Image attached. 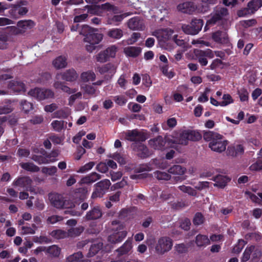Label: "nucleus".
<instances>
[{
  "instance_id": "nucleus-1",
  "label": "nucleus",
  "mask_w": 262,
  "mask_h": 262,
  "mask_svg": "<svg viewBox=\"0 0 262 262\" xmlns=\"http://www.w3.org/2000/svg\"><path fill=\"white\" fill-rule=\"evenodd\" d=\"M203 138L206 141L209 142V147L215 152L221 153L226 149L228 141L224 136L213 131L207 130L203 132Z\"/></svg>"
},
{
  "instance_id": "nucleus-2",
  "label": "nucleus",
  "mask_w": 262,
  "mask_h": 262,
  "mask_svg": "<svg viewBox=\"0 0 262 262\" xmlns=\"http://www.w3.org/2000/svg\"><path fill=\"white\" fill-rule=\"evenodd\" d=\"M49 199L52 206L57 209H71L70 210L66 211L73 216H80L81 213L79 211L72 210L75 207L74 203L70 200H66L61 194L58 193H50Z\"/></svg>"
},
{
  "instance_id": "nucleus-3",
  "label": "nucleus",
  "mask_w": 262,
  "mask_h": 262,
  "mask_svg": "<svg viewBox=\"0 0 262 262\" xmlns=\"http://www.w3.org/2000/svg\"><path fill=\"white\" fill-rule=\"evenodd\" d=\"M80 34L84 36L83 39L84 42L97 45L101 41L103 38L102 34L94 32L87 25H83L80 31Z\"/></svg>"
},
{
  "instance_id": "nucleus-4",
  "label": "nucleus",
  "mask_w": 262,
  "mask_h": 262,
  "mask_svg": "<svg viewBox=\"0 0 262 262\" xmlns=\"http://www.w3.org/2000/svg\"><path fill=\"white\" fill-rule=\"evenodd\" d=\"M111 183L108 179H103L94 185V190L91 198L93 199L101 198L108 191Z\"/></svg>"
},
{
  "instance_id": "nucleus-5",
  "label": "nucleus",
  "mask_w": 262,
  "mask_h": 262,
  "mask_svg": "<svg viewBox=\"0 0 262 262\" xmlns=\"http://www.w3.org/2000/svg\"><path fill=\"white\" fill-rule=\"evenodd\" d=\"M29 94L38 100L53 98L54 96V93L52 90L38 88L31 89L29 92Z\"/></svg>"
},
{
  "instance_id": "nucleus-6",
  "label": "nucleus",
  "mask_w": 262,
  "mask_h": 262,
  "mask_svg": "<svg viewBox=\"0 0 262 262\" xmlns=\"http://www.w3.org/2000/svg\"><path fill=\"white\" fill-rule=\"evenodd\" d=\"M228 10L225 7L216 6L211 13V18L208 20L207 23L210 25L215 24L217 21L221 20L223 18L228 15Z\"/></svg>"
},
{
  "instance_id": "nucleus-7",
  "label": "nucleus",
  "mask_w": 262,
  "mask_h": 262,
  "mask_svg": "<svg viewBox=\"0 0 262 262\" xmlns=\"http://www.w3.org/2000/svg\"><path fill=\"white\" fill-rule=\"evenodd\" d=\"M262 6V0H251L247 5V8L237 12L239 17L246 16L248 14H254Z\"/></svg>"
},
{
  "instance_id": "nucleus-8",
  "label": "nucleus",
  "mask_w": 262,
  "mask_h": 262,
  "mask_svg": "<svg viewBox=\"0 0 262 262\" xmlns=\"http://www.w3.org/2000/svg\"><path fill=\"white\" fill-rule=\"evenodd\" d=\"M172 246V241L168 237H162L158 241L156 246V251L157 253L163 254L171 250Z\"/></svg>"
},
{
  "instance_id": "nucleus-9",
  "label": "nucleus",
  "mask_w": 262,
  "mask_h": 262,
  "mask_svg": "<svg viewBox=\"0 0 262 262\" xmlns=\"http://www.w3.org/2000/svg\"><path fill=\"white\" fill-rule=\"evenodd\" d=\"M117 48L115 46H111L106 50L99 53L96 55L98 62L103 63L107 61L110 58H114L116 55Z\"/></svg>"
},
{
  "instance_id": "nucleus-10",
  "label": "nucleus",
  "mask_w": 262,
  "mask_h": 262,
  "mask_svg": "<svg viewBox=\"0 0 262 262\" xmlns=\"http://www.w3.org/2000/svg\"><path fill=\"white\" fill-rule=\"evenodd\" d=\"M126 140L133 142H144L146 140L145 134L137 129L128 130L125 133Z\"/></svg>"
},
{
  "instance_id": "nucleus-11",
  "label": "nucleus",
  "mask_w": 262,
  "mask_h": 262,
  "mask_svg": "<svg viewBox=\"0 0 262 262\" xmlns=\"http://www.w3.org/2000/svg\"><path fill=\"white\" fill-rule=\"evenodd\" d=\"M123 225L119 226V229H116V232L113 233L108 237V241L112 244H116L121 242L127 235V232L123 229Z\"/></svg>"
},
{
  "instance_id": "nucleus-12",
  "label": "nucleus",
  "mask_w": 262,
  "mask_h": 262,
  "mask_svg": "<svg viewBox=\"0 0 262 262\" xmlns=\"http://www.w3.org/2000/svg\"><path fill=\"white\" fill-rule=\"evenodd\" d=\"M98 71L101 74L107 73L104 76L106 80H111L116 72L117 67L112 63H106L102 67L98 68Z\"/></svg>"
},
{
  "instance_id": "nucleus-13",
  "label": "nucleus",
  "mask_w": 262,
  "mask_h": 262,
  "mask_svg": "<svg viewBox=\"0 0 262 262\" xmlns=\"http://www.w3.org/2000/svg\"><path fill=\"white\" fill-rule=\"evenodd\" d=\"M189 136L187 130L182 132L178 139H168V145L172 147H174L176 144L187 145L188 143Z\"/></svg>"
},
{
  "instance_id": "nucleus-14",
  "label": "nucleus",
  "mask_w": 262,
  "mask_h": 262,
  "mask_svg": "<svg viewBox=\"0 0 262 262\" xmlns=\"http://www.w3.org/2000/svg\"><path fill=\"white\" fill-rule=\"evenodd\" d=\"M127 26L133 30H143L145 28L143 20L139 16L129 19L127 22Z\"/></svg>"
},
{
  "instance_id": "nucleus-15",
  "label": "nucleus",
  "mask_w": 262,
  "mask_h": 262,
  "mask_svg": "<svg viewBox=\"0 0 262 262\" xmlns=\"http://www.w3.org/2000/svg\"><path fill=\"white\" fill-rule=\"evenodd\" d=\"M101 178V175L96 172H92L91 173L82 177L78 182V184L82 186L83 184L89 185L92 184Z\"/></svg>"
},
{
  "instance_id": "nucleus-16",
  "label": "nucleus",
  "mask_w": 262,
  "mask_h": 262,
  "mask_svg": "<svg viewBox=\"0 0 262 262\" xmlns=\"http://www.w3.org/2000/svg\"><path fill=\"white\" fill-rule=\"evenodd\" d=\"M133 147L134 150L138 152L137 156L139 158L145 159L149 156V150L145 145L138 142L133 144Z\"/></svg>"
},
{
  "instance_id": "nucleus-17",
  "label": "nucleus",
  "mask_w": 262,
  "mask_h": 262,
  "mask_svg": "<svg viewBox=\"0 0 262 262\" xmlns=\"http://www.w3.org/2000/svg\"><path fill=\"white\" fill-rule=\"evenodd\" d=\"M168 139H171L167 138H166L164 140L161 136H158L156 138L150 139L149 141V144L155 149L163 150L164 149L165 143H168Z\"/></svg>"
},
{
  "instance_id": "nucleus-18",
  "label": "nucleus",
  "mask_w": 262,
  "mask_h": 262,
  "mask_svg": "<svg viewBox=\"0 0 262 262\" xmlns=\"http://www.w3.org/2000/svg\"><path fill=\"white\" fill-rule=\"evenodd\" d=\"M177 9L182 13L191 14L196 10V6L192 2H186L178 5Z\"/></svg>"
},
{
  "instance_id": "nucleus-19",
  "label": "nucleus",
  "mask_w": 262,
  "mask_h": 262,
  "mask_svg": "<svg viewBox=\"0 0 262 262\" xmlns=\"http://www.w3.org/2000/svg\"><path fill=\"white\" fill-rule=\"evenodd\" d=\"M102 215V211L100 206H94L85 215V219L88 221L95 220L100 219Z\"/></svg>"
},
{
  "instance_id": "nucleus-20",
  "label": "nucleus",
  "mask_w": 262,
  "mask_h": 262,
  "mask_svg": "<svg viewBox=\"0 0 262 262\" xmlns=\"http://www.w3.org/2000/svg\"><path fill=\"white\" fill-rule=\"evenodd\" d=\"M212 39L217 43L225 44L229 42V38L227 32L218 30L212 33Z\"/></svg>"
},
{
  "instance_id": "nucleus-21",
  "label": "nucleus",
  "mask_w": 262,
  "mask_h": 262,
  "mask_svg": "<svg viewBox=\"0 0 262 262\" xmlns=\"http://www.w3.org/2000/svg\"><path fill=\"white\" fill-rule=\"evenodd\" d=\"M212 180L215 182L214 186L220 188H224L231 180L228 177L221 174L213 177Z\"/></svg>"
},
{
  "instance_id": "nucleus-22",
  "label": "nucleus",
  "mask_w": 262,
  "mask_h": 262,
  "mask_svg": "<svg viewBox=\"0 0 262 262\" xmlns=\"http://www.w3.org/2000/svg\"><path fill=\"white\" fill-rule=\"evenodd\" d=\"M129 15L130 13H129L120 15H110L108 16L107 22L110 25L118 26L125 17Z\"/></svg>"
},
{
  "instance_id": "nucleus-23",
  "label": "nucleus",
  "mask_w": 262,
  "mask_h": 262,
  "mask_svg": "<svg viewBox=\"0 0 262 262\" xmlns=\"http://www.w3.org/2000/svg\"><path fill=\"white\" fill-rule=\"evenodd\" d=\"M142 49L139 47L129 46L124 49V53L128 57L136 58L141 53Z\"/></svg>"
},
{
  "instance_id": "nucleus-24",
  "label": "nucleus",
  "mask_w": 262,
  "mask_h": 262,
  "mask_svg": "<svg viewBox=\"0 0 262 262\" xmlns=\"http://www.w3.org/2000/svg\"><path fill=\"white\" fill-rule=\"evenodd\" d=\"M28 11L26 7H21L20 5H15L11 10V14L14 17L25 15Z\"/></svg>"
},
{
  "instance_id": "nucleus-25",
  "label": "nucleus",
  "mask_w": 262,
  "mask_h": 262,
  "mask_svg": "<svg viewBox=\"0 0 262 262\" xmlns=\"http://www.w3.org/2000/svg\"><path fill=\"white\" fill-rule=\"evenodd\" d=\"M210 243V240L207 235L199 234L195 237V244L199 247H206Z\"/></svg>"
},
{
  "instance_id": "nucleus-26",
  "label": "nucleus",
  "mask_w": 262,
  "mask_h": 262,
  "mask_svg": "<svg viewBox=\"0 0 262 262\" xmlns=\"http://www.w3.org/2000/svg\"><path fill=\"white\" fill-rule=\"evenodd\" d=\"M77 78V74L74 69H69L64 72L61 75L62 80L67 81H74Z\"/></svg>"
},
{
  "instance_id": "nucleus-27",
  "label": "nucleus",
  "mask_w": 262,
  "mask_h": 262,
  "mask_svg": "<svg viewBox=\"0 0 262 262\" xmlns=\"http://www.w3.org/2000/svg\"><path fill=\"white\" fill-rule=\"evenodd\" d=\"M31 159L35 162L40 165L42 164H48L50 163L54 162L56 161V159H48L46 156H43L37 155H32Z\"/></svg>"
},
{
  "instance_id": "nucleus-28",
  "label": "nucleus",
  "mask_w": 262,
  "mask_h": 262,
  "mask_svg": "<svg viewBox=\"0 0 262 262\" xmlns=\"http://www.w3.org/2000/svg\"><path fill=\"white\" fill-rule=\"evenodd\" d=\"M67 60L65 56H59L53 61V65L57 69L64 68L67 64Z\"/></svg>"
},
{
  "instance_id": "nucleus-29",
  "label": "nucleus",
  "mask_w": 262,
  "mask_h": 262,
  "mask_svg": "<svg viewBox=\"0 0 262 262\" xmlns=\"http://www.w3.org/2000/svg\"><path fill=\"white\" fill-rule=\"evenodd\" d=\"M103 244L101 242L94 243L91 246L89 251L87 254L88 257L94 256L96 255L102 248Z\"/></svg>"
},
{
  "instance_id": "nucleus-30",
  "label": "nucleus",
  "mask_w": 262,
  "mask_h": 262,
  "mask_svg": "<svg viewBox=\"0 0 262 262\" xmlns=\"http://www.w3.org/2000/svg\"><path fill=\"white\" fill-rule=\"evenodd\" d=\"M123 35V31L119 28H113L110 29L107 32V35L113 39H119L121 38Z\"/></svg>"
},
{
  "instance_id": "nucleus-31",
  "label": "nucleus",
  "mask_w": 262,
  "mask_h": 262,
  "mask_svg": "<svg viewBox=\"0 0 262 262\" xmlns=\"http://www.w3.org/2000/svg\"><path fill=\"white\" fill-rule=\"evenodd\" d=\"M168 171L171 174L182 176L186 172V168L180 165H174L168 169Z\"/></svg>"
},
{
  "instance_id": "nucleus-32",
  "label": "nucleus",
  "mask_w": 262,
  "mask_h": 262,
  "mask_svg": "<svg viewBox=\"0 0 262 262\" xmlns=\"http://www.w3.org/2000/svg\"><path fill=\"white\" fill-rule=\"evenodd\" d=\"M132 248L131 241L127 239L123 245L117 249L119 254L122 255L128 253Z\"/></svg>"
},
{
  "instance_id": "nucleus-33",
  "label": "nucleus",
  "mask_w": 262,
  "mask_h": 262,
  "mask_svg": "<svg viewBox=\"0 0 262 262\" xmlns=\"http://www.w3.org/2000/svg\"><path fill=\"white\" fill-rule=\"evenodd\" d=\"M20 166L24 169L30 172H38L40 168L38 166L35 165L33 163L26 162L20 163Z\"/></svg>"
},
{
  "instance_id": "nucleus-34",
  "label": "nucleus",
  "mask_w": 262,
  "mask_h": 262,
  "mask_svg": "<svg viewBox=\"0 0 262 262\" xmlns=\"http://www.w3.org/2000/svg\"><path fill=\"white\" fill-rule=\"evenodd\" d=\"M50 235L57 239H63L68 237L67 232L61 229L54 230L50 233Z\"/></svg>"
},
{
  "instance_id": "nucleus-35",
  "label": "nucleus",
  "mask_w": 262,
  "mask_h": 262,
  "mask_svg": "<svg viewBox=\"0 0 262 262\" xmlns=\"http://www.w3.org/2000/svg\"><path fill=\"white\" fill-rule=\"evenodd\" d=\"M84 229V227L81 226L76 228H71L67 232L68 237H75L78 236L83 232Z\"/></svg>"
},
{
  "instance_id": "nucleus-36",
  "label": "nucleus",
  "mask_w": 262,
  "mask_h": 262,
  "mask_svg": "<svg viewBox=\"0 0 262 262\" xmlns=\"http://www.w3.org/2000/svg\"><path fill=\"white\" fill-rule=\"evenodd\" d=\"M61 249L56 245H52L47 248L46 254H49L52 257H58L60 253Z\"/></svg>"
},
{
  "instance_id": "nucleus-37",
  "label": "nucleus",
  "mask_w": 262,
  "mask_h": 262,
  "mask_svg": "<svg viewBox=\"0 0 262 262\" xmlns=\"http://www.w3.org/2000/svg\"><path fill=\"white\" fill-rule=\"evenodd\" d=\"M75 197L78 198L81 200H84L87 195L88 188L86 187H81L75 189Z\"/></svg>"
},
{
  "instance_id": "nucleus-38",
  "label": "nucleus",
  "mask_w": 262,
  "mask_h": 262,
  "mask_svg": "<svg viewBox=\"0 0 262 262\" xmlns=\"http://www.w3.org/2000/svg\"><path fill=\"white\" fill-rule=\"evenodd\" d=\"M35 23L30 19L19 20L17 23L18 27L23 29H31L35 25Z\"/></svg>"
},
{
  "instance_id": "nucleus-39",
  "label": "nucleus",
  "mask_w": 262,
  "mask_h": 262,
  "mask_svg": "<svg viewBox=\"0 0 262 262\" xmlns=\"http://www.w3.org/2000/svg\"><path fill=\"white\" fill-rule=\"evenodd\" d=\"M53 85L56 89H60L69 94L76 92V90L71 89L69 86L65 85L63 82L60 81L55 82Z\"/></svg>"
},
{
  "instance_id": "nucleus-40",
  "label": "nucleus",
  "mask_w": 262,
  "mask_h": 262,
  "mask_svg": "<svg viewBox=\"0 0 262 262\" xmlns=\"http://www.w3.org/2000/svg\"><path fill=\"white\" fill-rule=\"evenodd\" d=\"M67 262H83L82 252H78L70 255L67 258Z\"/></svg>"
},
{
  "instance_id": "nucleus-41",
  "label": "nucleus",
  "mask_w": 262,
  "mask_h": 262,
  "mask_svg": "<svg viewBox=\"0 0 262 262\" xmlns=\"http://www.w3.org/2000/svg\"><path fill=\"white\" fill-rule=\"evenodd\" d=\"M80 77L83 82H86L89 81H94L95 79L96 75L94 72L89 71L83 72Z\"/></svg>"
},
{
  "instance_id": "nucleus-42",
  "label": "nucleus",
  "mask_w": 262,
  "mask_h": 262,
  "mask_svg": "<svg viewBox=\"0 0 262 262\" xmlns=\"http://www.w3.org/2000/svg\"><path fill=\"white\" fill-rule=\"evenodd\" d=\"M52 115L53 118L66 119L69 116L68 108L57 110Z\"/></svg>"
},
{
  "instance_id": "nucleus-43",
  "label": "nucleus",
  "mask_w": 262,
  "mask_h": 262,
  "mask_svg": "<svg viewBox=\"0 0 262 262\" xmlns=\"http://www.w3.org/2000/svg\"><path fill=\"white\" fill-rule=\"evenodd\" d=\"M194 29V31L197 34L202 29L203 26V20L202 19L193 18L192 19L190 24Z\"/></svg>"
},
{
  "instance_id": "nucleus-44",
  "label": "nucleus",
  "mask_w": 262,
  "mask_h": 262,
  "mask_svg": "<svg viewBox=\"0 0 262 262\" xmlns=\"http://www.w3.org/2000/svg\"><path fill=\"white\" fill-rule=\"evenodd\" d=\"M254 248V246L251 245L250 246L247 247L245 249L243 254V256L241 258L242 262H246L250 259L251 254L252 253V250H253Z\"/></svg>"
},
{
  "instance_id": "nucleus-45",
  "label": "nucleus",
  "mask_w": 262,
  "mask_h": 262,
  "mask_svg": "<svg viewBox=\"0 0 262 262\" xmlns=\"http://www.w3.org/2000/svg\"><path fill=\"white\" fill-rule=\"evenodd\" d=\"M132 209L131 208H123L119 212V217L121 220L129 219L132 215Z\"/></svg>"
},
{
  "instance_id": "nucleus-46",
  "label": "nucleus",
  "mask_w": 262,
  "mask_h": 262,
  "mask_svg": "<svg viewBox=\"0 0 262 262\" xmlns=\"http://www.w3.org/2000/svg\"><path fill=\"white\" fill-rule=\"evenodd\" d=\"M103 9L108 11L112 12L114 14L120 13V11L118 7L111 5L108 3H106L102 5Z\"/></svg>"
},
{
  "instance_id": "nucleus-47",
  "label": "nucleus",
  "mask_w": 262,
  "mask_h": 262,
  "mask_svg": "<svg viewBox=\"0 0 262 262\" xmlns=\"http://www.w3.org/2000/svg\"><path fill=\"white\" fill-rule=\"evenodd\" d=\"M187 131L190 141H198L202 139V136L199 132L190 130H187Z\"/></svg>"
},
{
  "instance_id": "nucleus-48",
  "label": "nucleus",
  "mask_w": 262,
  "mask_h": 262,
  "mask_svg": "<svg viewBox=\"0 0 262 262\" xmlns=\"http://www.w3.org/2000/svg\"><path fill=\"white\" fill-rule=\"evenodd\" d=\"M30 183L31 180L27 177H20L13 182V185L16 186L24 187L26 184Z\"/></svg>"
},
{
  "instance_id": "nucleus-49",
  "label": "nucleus",
  "mask_w": 262,
  "mask_h": 262,
  "mask_svg": "<svg viewBox=\"0 0 262 262\" xmlns=\"http://www.w3.org/2000/svg\"><path fill=\"white\" fill-rule=\"evenodd\" d=\"M160 69L162 71L163 74L168 77L169 79L172 78L174 75L175 73L173 71H170V72L168 71V64H165L163 66H160Z\"/></svg>"
},
{
  "instance_id": "nucleus-50",
  "label": "nucleus",
  "mask_w": 262,
  "mask_h": 262,
  "mask_svg": "<svg viewBox=\"0 0 262 262\" xmlns=\"http://www.w3.org/2000/svg\"><path fill=\"white\" fill-rule=\"evenodd\" d=\"M246 244L247 242H245L244 239H239L237 244H236L233 248V253L236 254L239 253Z\"/></svg>"
},
{
  "instance_id": "nucleus-51",
  "label": "nucleus",
  "mask_w": 262,
  "mask_h": 262,
  "mask_svg": "<svg viewBox=\"0 0 262 262\" xmlns=\"http://www.w3.org/2000/svg\"><path fill=\"white\" fill-rule=\"evenodd\" d=\"M205 218L201 212H196L193 219V223L195 226H199L204 223Z\"/></svg>"
},
{
  "instance_id": "nucleus-52",
  "label": "nucleus",
  "mask_w": 262,
  "mask_h": 262,
  "mask_svg": "<svg viewBox=\"0 0 262 262\" xmlns=\"http://www.w3.org/2000/svg\"><path fill=\"white\" fill-rule=\"evenodd\" d=\"M179 188L182 192L187 193L191 196H195L197 194L196 190L190 186L181 185L179 186Z\"/></svg>"
},
{
  "instance_id": "nucleus-53",
  "label": "nucleus",
  "mask_w": 262,
  "mask_h": 262,
  "mask_svg": "<svg viewBox=\"0 0 262 262\" xmlns=\"http://www.w3.org/2000/svg\"><path fill=\"white\" fill-rule=\"evenodd\" d=\"M64 123V121L54 120L51 123V125L55 131L59 132L63 128Z\"/></svg>"
},
{
  "instance_id": "nucleus-54",
  "label": "nucleus",
  "mask_w": 262,
  "mask_h": 262,
  "mask_svg": "<svg viewBox=\"0 0 262 262\" xmlns=\"http://www.w3.org/2000/svg\"><path fill=\"white\" fill-rule=\"evenodd\" d=\"M223 101L221 102L220 106H225L233 102V99L230 94H224L222 97Z\"/></svg>"
},
{
  "instance_id": "nucleus-55",
  "label": "nucleus",
  "mask_w": 262,
  "mask_h": 262,
  "mask_svg": "<svg viewBox=\"0 0 262 262\" xmlns=\"http://www.w3.org/2000/svg\"><path fill=\"white\" fill-rule=\"evenodd\" d=\"M155 175L158 180H169L171 179V176L166 172L158 170L155 172Z\"/></svg>"
},
{
  "instance_id": "nucleus-56",
  "label": "nucleus",
  "mask_w": 262,
  "mask_h": 262,
  "mask_svg": "<svg viewBox=\"0 0 262 262\" xmlns=\"http://www.w3.org/2000/svg\"><path fill=\"white\" fill-rule=\"evenodd\" d=\"M197 55L200 56H205L206 58L208 57L212 58L214 56V54L212 51L210 49H207L205 50H197Z\"/></svg>"
},
{
  "instance_id": "nucleus-57",
  "label": "nucleus",
  "mask_w": 262,
  "mask_h": 262,
  "mask_svg": "<svg viewBox=\"0 0 262 262\" xmlns=\"http://www.w3.org/2000/svg\"><path fill=\"white\" fill-rule=\"evenodd\" d=\"M22 110L26 113H28L33 109V104L26 100H22L20 102Z\"/></svg>"
},
{
  "instance_id": "nucleus-58",
  "label": "nucleus",
  "mask_w": 262,
  "mask_h": 262,
  "mask_svg": "<svg viewBox=\"0 0 262 262\" xmlns=\"http://www.w3.org/2000/svg\"><path fill=\"white\" fill-rule=\"evenodd\" d=\"M57 171V168L56 166H52L49 167H44L42 169V172L43 173L48 174L49 176L54 175Z\"/></svg>"
},
{
  "instance_id": "nucleus-59",
  "label": "nucleus",
  "mask_w": 262,
  "mask_h": 262,
  "mask_svg": "<svg viewBox=\"0 0 262 262\" xmlns=\"http://www.w3.org/2000/svg\"><path fill=\"white\" fill-rule=\"evenodd\" d=\"M114 100L116 103L120 106H123L127 101L126 98L123 95H118L114 97Z\"/></svg>"
},
{
  "instance_id": "nucleus-60",
  "label": "nucleus",
  "mask_w": 262,
  "mask_h": 262,
  "mask_svg": "<svg viewBox=\"0 0 262 262\" xmlns=\"http://www.w3.org/2000/svg\"><path fill=\"white\" fill-rule=\"evenodd\" d=\"M188 205L189 204L187 201L181 200L174 203L172 206L173 208L177 210H180L188 206Z\"/></svg>"
},
{
  "instance_id": "nucleus-61",
  "label": "nucleus",
  "mask_w": 262,
  "mask_h": 262,
  "mask_svg": "<svg viewBox=\"0 0 262 262\" xmlns=\"http://www.w3.org/2000/svg\"><path fill=\"white\" fill-rule=\"evenodd\" d=\"M95 165V163L94 162H90L84 165L81 166L79 170H77L78 172L79 173H84L90 170H91L93 166Z\"/></svg>"
},
{
  "instance_id": "nucleus-62",
  "label": "nucleus",
  "mask_w": 262,
  "mask_h": 262,
  "mask_svg": "<svg viewBox=\"0 0 262 262\" xmlns=\"http://www.w3.org/2000/svg\"><path fill=\"white\" fill-rule=\"evenodd\" d=\"M183 31L187 34L196 35L194 29L191 25H183L182 26Z\"/></svg>"
},
{
  "instance_id": "nucleus-63",
  "label": "nucleus",
  "mask_w": 262,
  "mask_h": 262,
  "mask_svg": "<svg viewBox=\"0 0 262 262\" xmlns=\"http://www.w3.org/2000/svg\"><path fill=\"white\" fill-rule=\"evenodd\" d=\"M238 94L241 101H246L248 100V92L245 89L238 91Z\"/></svg>"
},
{
  "instance_id": "nucleus-64",
  "label": "nucleus",
  "mask_w": 262,
  "mask_h": 262,
  "mask_svg": "<svg viewBox=\"0 0 262 262\" xmlns=\"http://www.w3.org/2000/svg\"><path fill=\"white\" fill-rule=\"evenodd\" d=\"M251 171H259L262 170V159L258 160L255 163L250 166Z\"/></svg>"
}]
</instances>
